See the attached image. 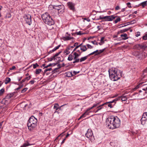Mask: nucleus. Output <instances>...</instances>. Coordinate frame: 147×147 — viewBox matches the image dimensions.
Masks as SVG:
<instances>
[{"label": "nucleus", "instance_id": "1", "mask_svg": "<svg viewBox=\"0 0 147 147\" xmlns=\"http://www.w3.org/2000/svg\"><path fill=\"white\" fill-rule=\"evenodd\" d=\"M106 123L107 127L112 129L119 127L121 124L120 119L117 117H115L113 116L108 117L106 120Z\"/></svg>", "mask_w": 147, "mask_h": 147}, {"label": "nucleus", "instance_id": "2", "mask_svg": "<svg viewBox=\"0 0 147 147\" xmlns=\"http://www.w3.org/2000/svg\"><path fill=\"white\" fill-rule=\"evenodd\" d=\"M108 71L109 77L113 81H117L121 77L122 71L117 68H112Z\"/></svg>", "mask_w": 147, "mask_h": 147}, {"label": "nucleus", "instance_id": "3", "mask_svg": "<svg viewBox=\"0 0 147 147\" xmlns=\"http://www.w3.org/2000/svg\"><path fill=\"white\" fill-rule=\"evenodd\" d=\"M42 20L45 24L51 26L54 24V22L50 15L47 12H46L41 16Z\"/></svg>", "mask_w": 147, "mask_h": 147}, {"label": "nucleus", "instance_id": "4", "mask_svg": "<svg viewBox=\"0 0 147 147\" xmlns=\"http://www.w3.org/2000/svg\"><path fill=\"white\" fill-rule=\"evenodd\" d=\"M37 120L34 116H32L29 118L27 123V126L28 129L32 130L37 126Z\"/></svg>", "mask_w": 147, "mask_h": 147}, {"label": "nucleus", "instance_id": "5", "mask_svg": "<svg viewBox=\"0 0 147 147\" xmlns=\"http://www.w3.org/2000/svg\"><path fill=\"white\" fill-rule=\"evenodd\" d=\"M85 136L91 141L95 139L94 136L93 135L92 132L90 129H88L87 131V133L85 134Z\"/></svg>", "mask_w": 147, "mask_h": 147}, {"label": "nucleus", "instance_id": "6", "mask_svg": "<svg viewBox=\"0 0 147 147\" xmlns=\"http://www.w3.org/2000/svg\"><path fill=\"white\" fill-rule=\"evenodd\" d=\"M117 17L115 16L114 15L105 16L104 20H102L100 22H101L105 21H111L115 19Z\"/></svg>", "mask_w": 147, "mask_h": 147}, {"label": "nucleus", "instance_id": "7", "mask_svg": "<svg viewBox=\"0 0 147 147\" xmlns=\"http://www.w3.org/2000/svg\"><path fill=\"white\" fill-rule=\"evenodd\" d=\"M53 9H57L58 11L61 10L60 12L61 13H63L64 11V7L63 5H53Z\"/></svg>", "mask_w": 147, "mask_h": 147}, {"label": "nucleus", "instance_id": "8", "mask_svg": "<svg viewBox=\"0 0 147 147\" xmlns=\"http://www.w3.org/2000/svg\"><path fill=\"white\" fill-rule=\"evenodd\" d=\"M116 102V100L115 99L111 101L106 102L102 105H103V106L106 105H107L109 107L112 108L113 107V106L115 105Z\"/></svg>", "mask_w": 147, "mask_h": 147}, {"label": "nucleus", "instance_id": "9", "mask_svg": "<svg viewBox=\"0 0 147 147\" xmlns=\"http://www.w3.org/2000/svg\"><path fill=\"white\" fill-rule=\"evenodd\" d=\"M82 43L79 45L78 46H77L74 49V51H76V49L79 47H80V49L83 52H84L86 51L88 48L86 47V46L85 45H82Z\"/></svg>", "mask_w": 147, "mask_h": 147}, {"label": "nucleus", "instance_id": "10", "mask_svg": "<svg viewBox=\"0 0 147 147\" xmlns=\"http://www.w3.org/2000/svg\"><path fill=\"white\" fill-rule=\"evenodd\" d=\"M25 20L27 23L28 25H30L31 24V16L28 14L25 17Z\"/></svg>", "mask_w": 147, "mask_h": 147}, {"label": "nucleus", "instance_id": "11", "mask_svg": "<svg viewBox=\"0 0 147 147\" xmlns=\"http://www.w3.org/2000/svg\"><path fill=\"white\" fill-rule=\"evenodd\" d=\"M67 34L65 35V36L63 37L64 40H69L71 39H72L73 38L72 36H71L70 34H68L67 33ZM73 35V34H72V36Z\"/></svg>", "mask_w": 147, "mask_h": 147}, {"label": "nucleus", "instance_id": "12", "mask_svg": "<svg viewBox=\"0 0 147 147\" xmlns=\"http://www.w3.org/2000/svg\"><path fill=\"white\" fill-rule=\"evenodd\" d=\"M100 102H97L93 104V105L91 107L88 108L86 110L87 112H88V111L91 110L93 109L94 108L96 107L98 105H99Z\"/></svg>", "mask_w": 147, "mask_h": 147}, {"label": "nucleus", "instance_id": "13", "mask_svg": "<svg viewBox=\"0 0 147 147\" xmlns=\"http://www.w3.org/2000/svg\"><path fill=\"white\" fill-rule=\"evenodd\" d=\"M68 7L70 10L74 11V3L72 2H68L67 3Z\"/></svg>", "mask_w": 147, "mask_h": 147}, {"label": "nucleus", "instance_id": "14", "mask_svg": "<svg viewBox=\"0 0 147 147\" xmlns=\"http://www.w3.org/2000/svg\"><path fill=\"white\" fill-rule=\"evenodd\" d=\"M98 105V106L96 107V109L94 110V112L96 113L102 108L103 105Z\"/></svg>", "mask_w": 147, "mask_h": 147}, {"label": "nucleus", "instance_id": "15", "mask_svg": "<svg viewBox=\"0 0 147 147\" xmlns=\"http://www.w3.org/2000/svg\"><path fill=\"white\" fill-rule=\"evenodd\" d=\"M143 116L142 117L141 119V123L142 125H144L146 123V120H147V118L145 117H144Z\"/></svg>", "mask_w": 147, "mask_h": 147}, {"label": "nucleus", "instance_id": "16", "mask_svg": "<svg viewBox=\"0 0 147 147\" xmlns=\"http://www.w3.org/2000/svg\"><path fill=\"white\" fill-rule=\"evenodd\" d=\"M77 51L78 52V53L76 52H74V59H75L76 58V57H78L81 54V52H80L79 50H77Z\"/></svg>", "mask_w": 147, "mask_h": 147}, {"label": "nucleus", "instance_id": "17", "mask_svg": "<svg viewBox=\"0 0 147 147\" xmlns=\"http://www.w3.org/2000/svg\"><path fill=\"white\" fill-rule=\"evenodd\" d=\"M147 48V46L145 45L143 43L142 44H140V49H142L144 50L145 49Z\"/></svg>", "mask_w": 147, "mask_h": 147}, {"label": "nucleus", "instance_id": "18", "mask_svg": "<svg viewBox=\"0 0 147 147\" xmlns=\"http://www.w3.org/2000/svg\"><path fill=\"white\" fill-rule=\"evenodd\" d=\"M123 40H125L127 39L128 38L127 35L126 34H123L120 35Z\"/></svg>", "mask_w": 147, "mask_h": 147}, {"label": "nucleus", "instance_id": "19", "mask_svg": "<svg viewBox=\"0 0 147 147\" xmlns=\"http://www.w3.org/2000/svg\"><path fill=\"white\" fill-rule=\"evenodd\" d=\"M59 57H57L56 58H55L54 57V56H53V57H51V58H48V59L49 61H51L53 60H55L56 59L57 60H58V61H59Z\"/></svg>", "mask_w": 147, "mask_h": 147}, {"label": "nucleus", "instance_id": "20", "mask_svg": "<svg viewBox=\"0 0 147 147\" xmlns=\"http://www.w3.org/2000/svg\"><path fill=\"white\" fill-rule=\"evenodd\" d=\"M63 105L61 106H60V108L59 107V105L57 103H56L55 104L54 106V109H55L56 110H57L59 109H61V107H62V106H63L64 105Z\"/></svg>", "mask_w": 147, "mask_h": 147}, {"label": "nucleus", "instance_id": "21", "mask_svg": "<svg viewBox=\"0 0 147 147\" xmlns=\"http://www.w3.org/2000/svg\"><path fill=\"white\" fill-rule=\"evenodd\" d=\"M130 28H126V29H124L123 30H121L120 31H119L118 32L117 34H119L120 33H123L124 32H127V31L129 30V29H130Z\"/></svg>", "mask_w": 147, "mask_h": 147}, {"label": "nucleus", "instance_id": "22", "mask_svg": "<svg viewBox=\"0 0 147 147\" xmlns=\"http://www.w3.org/2000/svg\"><path fill=\"white\" fill-rule=\"evenodd\" d=\"M91 111H90L89 112H87L86 111L80 117V119H81L82 118L84 117H86V116L89 114V113L91 112Z\"/></svg>", "mask_w": 147, "mask_h": 147}, {"label": "nucleus", "instance_id": "23", "mask_svg": "<svg viewBox=\"0 0 147 147\" xmlns=\"http://www.w3.org/2000/svg\"><path fill=\"white\" fill-rule=\"evenodd\" d=\"M88 57V55H87L86 56L81 57L80 59V62H81L83 61H85L87 59Z\"/></svg>", "mask_w": 147, "mask_h": 147}, {"label": "nucleus", "instance_id": "24", "mask_svg": "<svg viewBox=\"0 0 147 147\" xmlns=\"http://www.w3.org/2000/svg\"><path fill=\"white\" fill-rule=\"evenodd\" d=\"M66 76L68 77H70L73 76L72 72L70 71H68L66 73Z\"/></svg>", "mask_w": 147, "mask_h": 147}, {"label": "nucleus", "instance_id": "25", "mask_svg": "<svg viewBox=\"0 0 147 147\" xmlns=\"http://www.w3.org/2000/svg\"><path fill=\"white\" fill-rule=\"evenodd\" d=\"M133 55L135 56L136 57L140 55V54L139 52L137 51H136L133 53Z\"/></svg>", "mask_w": 147, "mask_h": 147}, {"label": "nucleus", "instance_id": "26", "mask_svg": "<svg viewBox=\"0 0 147 147\" xmlns=\"http://www.w3.org/2000/svg\"><path fill=\"white\" fill-rule=\"evenodd\" d=\"M140 44L136 45L134 46V48L140 50Z\"/></svg>", "mask_w": 147, "mask_h": 147}, {"label": "nucleus", "instance_id": "27", "mask_svg": "<svg viewBox=\"0 0 147 147\" xmlns=\"http://www.w3.org/2000/svg\"><path fill=\"white\" fill-rule=\"evenodd\" d=\"M105 48H104V49L98 51V52L96 54H95L94 55L96 56L100 54L101 53H102L105 50Z\"/></svg>", "mask_w": 147, "mask_h": 147}, {"label": "nucleus", "instance_id": "28", "mask_svg": "<svg viewBox=\"0 0 147 147\" xmlns=\"http://www.w3.org/2000/svg\"><path fill=\"white\" fill-rule=\"evenodd\" d=\"M147 1H145L141 3L139 5H141L143 7H144L147 5Z\"/></svg>", "mask_w": 147, "mask_h": 147}, {"label": "nucleus", "instance_id": "29", "mask_svg": "<svg viewBox=\"0 0 147 147\" xmlns=\"http://www.w3.org/2000/svg\"><path fill=\"white\" fill-rule=\"evenodd\" d=\"M57 63H50L49 64V65H48L46 66L45 67H44V68H47L49 67H50V66H51L52 65L53 66H55V65H56V64H57Z\"/></svg>", "mask_w": 147, "mask_h": 147}, {"label": "nucleus", "instance_id": "30", "mask_svg": "<svg viewBox=\"0 0 147 147\" xmlns=\"http://www.w3.org/2000/svg\"><path fill=\"white\" fill-rule=\"evenodd\" d=\"M69 48L68 47L64 51V53H66V54L68 55L70 53V51H69Z\"/></svg>", "mask_w": 147, "mask_h": 147}, {"label": "nucleus", "instance_id": "31", "mask_svg": "<svg viewBox=\"0 0 147 147\" xmlns=\"http://www.w3.org/2000/svg\"><path fill=\"white\" fill-rule=\"evenodd\" d=\"M32 145V144H30L28 142H27V143H24L22 146L20 147H26V146H27L31 145Z\"/></svg>", "mask_w": 147, "mask_h": 147}, {"label": "nucleus", "instance_id": "32", "mask_svg": "<svg viewBox=\"0 0 147 147\" xmlns=\"http://www.w3.org/2000/svg\"><path fill=\"white\" fill-rule=\"evenodd\" d=\"M121 20V19L119 17H117L116 19L115 20L114 23L115 24H116L118 22L120 21Z\"/></svg>", "mask_w": 147, "mask_h": 147}, {"label": "nucleus", "instance_id": "33", "mask_svg": "<svg viewBox=\"0 0 147 147\" xmlns=\"http://www.w3.org/2000/svg\"><path fill=\"white\" fill-rule=\"evenodd\" d=\"M105 16H99L98 18L96 20H104Z\"/></svg>", "mask_w": 147, "mask_h": 147}, {"label": "nucleus", "instance_id": "34", "mask_svg": "<svg viewBox=\"0 0 147 147\" xmlns=\"http://www.w3.org/2000/svg\"><path fill=\"white\" fill-rule=\"evenodd\" d=\"M41 71H42V69H36V70L35 73H36V74H38Z\"/></svg>", "mask_w": 147, "mask_h": 147}, {"label": "nucleus", "instance_id": "35", "mask_svg": "<svg viewBox=\"0 0 147 147\" xmlns=\"http://www.w3.org/2000/svg\"><path fill=\"white\" fill-rule=\"evenodd\" d=\"M80 59L78 57H76V58L75 59H74V63H78L80 62Z\"/></svg>", "mask_w": 147, "mask_h": 147}, {"label": "nucleus", "instance_id": "36", "mask_svg": "<svg viewBox=\"0 0 147 147\" xmlns=\"http://www.w3.org/2000/svg\"><path fill=\"white\" fill-rule=\"evenodd\" d=\"M73 58V56L71 54L68 57V60L69 61H71L72 60Z\"/></svg>", "mask_w": 147, "mask_h": 147}, {"label": "nucleus", "instance_id": "37", "mask_svg": "<svg viewBox=\"0 0 147 147\" xmlns=\"http://www.w3.org/2000/svg\"><path fill=\"white\" fill-rule=\"evenodd\" d=\"M11 81V79L10 78H7L6 79V82H5V84H7L10 82Z\"/></svg>", "mask_w": 147, "mask_h": 147}, {"label": "nucleus", "instance_id": "38", "mask_svg": "<svg viewBox=\"0 0 147 147\" xmlns=\"http://www.w3.org/2000/svg\"><path fill=\"white\" fill-rule=\"evenodd\" d=\"M126 96H122L121 98V100L123 101H125L127 100V98L126 97Z\"/></svg>", "mask_w": 147, "mask_h": 147}, {"label": "nucleus", "instance_id": "39", "mask_svg": "<svg viewBox=\"0 0 147 147\" xmlns=\"http://www.w3.org/2000/svg\"><path fill=\"white\" fill-rule=\"evenodd\" d=\"M5 91L4 88H2L0 90V96Z\"/></svg>", "mask_w": 147, "mask_h": 147}, {"label": "nucleus", "instance_id": "40", "mask_svg": "<svg viewBox=\"0 0 147 147\" xmlns=\"http://www.w3.org/2000/svg\"><path fill=\"white\" fill-rule=\"evenodd\" d=\"M86 46L88 48V49H91L93 48V46H92L88 44H87Z\"/></svg>", "mask_w": 147, "mask_h": 147}, {"label": "nucleus", "instance_id": "41", "mask_svg": "<svg viewBox=\"0 0 147 147\" xmlns=\"http://www.w3.org/2000/svg\"><path fill=\"white\" fill-rule=\"evenodd\" d=\"M63 136V133H62V134H60V135H59L58 137H57L55 140H56L58 139H59V138L60 137H62Z\"/></svg>", "mask_w": 147, "mask_h": 147}, {"label": "nucleus", "instance_id": "42", "mask_svg": "<svg viewBox=\"0 0 147 147\" xmlns=\"http://www.w3.org/2000/svg\"><path fill=\"white\" fill-rule=\"evenodd\" d=\"M143 39L144 40H147V33L144 36H143Z\"/></svg>", "mask_w": 147, "mask_h": 147}, {"label": "nucleus", "instance_id": "43", "mask_svg": "<svg viewBox=\"0 0 147 147\" xmlns=\"http://www.w3.org/2000/svg\"><path fill=\"white\" fill-rule=\"evenodd\" d=\"M28 88H24L21 90V92L22 93L24 92H26L28 90Z\"/></svg>", "mask_w": 147, "mask_h": 147}, {"label": "nucleus", "instance_id": "44", "mask_svg": "<svg viewBox=\"0 0 147 147\" xmlns=\"http://www.w3.org/2000/svg\"><path fill=\"white\" fill-rule=\"evenodd\" d=\"M142 83H140L137 86H136V87L135 88V89H138L140 87V86H141L142 85Z\"/></svg>", "mask_w": 147, "mask_h": 147}, {"label": "nucleus", "instance_id": "45", "mask_svg": "<svg viewBox=\"0 0 147 147\" xmlns=\"http://www.w3.org/2000/svg\"><path fill=\"white\" fill-rule=\"evenodd\" d=\"M39 65L37 63H36L35 64H33V67L34 69H35L36 68V67L39 66Z\"/></svg>", "mask_w": 147, "mask_h": 147}, {"label": "nucleus", "instance_id": "46", "mask_svg": "<svg viewBox=\"0 0 147 147\" xmlns=\"http://www.w3.org/2000/svg\"><path fill=\"white\" fill-rule=\"evenodd\" d=\"M61 51H60L58 53H56L55 54V55H54L53 56L55 58V57H57V56H58L61 53Z\"/></svg>", "mask_w": 147, "mask_h": 147}, {"label": "nucleus", "instance_id": "47", "mask_svg": "<svg viewBox=\"0 0 147 147\" xmlns=\"http://www.w3.org/2000/svg\"><path fill=\"white\" fill-rule=\"evenodd\" d=\"M52 70V68H49L47 69H45L44 71V73H46L47 71H50Z\"/></svg>", "mask_w": 147, "mask_h": 147}, {"label": "nucleus", "instance_id": "48", "mask_svg": "<svg viewBox=\"0 0 147 147\" xmlns=\"http://www.w3.org/2000/svg\"><path fill=\"white\" fill-rule=\"evenodd\" d=\"M105 38V37H103L101 38L100 41L101 42H102V43H104V40Z\"/></svg>", "mask_w": 147, "mask_h": 147}, {"label": "nucleus", "instance_id": "49", "mask_svg": "<svg viewBox=\"0 0 147 147\" xmlns=\"http://www.w3.org/2000/svg\"><path fill=\"white\" fill-rule=\"evenodd\" d=\"M140 32H138L136 34V37H138V36H140Z\"/></svg>", "mask_w": 147, "mask_h": 147}, {"label": "nucleus", "instance_id": "50", "mask_svg": "<svg viewBox=\"0 0 147 147\" xmlns=\"http://www.w3.org/2000/svg\"><path fill=\"white\" fill-rule=\"evenodd\" d=\"M127 5L129 8H131L132 7L131 5V3L130 2H128L127 3Z\"/></svg>", "mask_w": 147, "mask_h": 147}, {"label": "nucleus", "instance_id": "51", "mask_svg": "<svg viewBox=\"0 0 147 147\" xmlns=\"http://www.w3.org/2000/svg\"><path fill=\"white\" fill-rule=\"evenodd\" d=\"M92 43L94 45H98V43L96 41H92Z\"/></svg>", "mask_w": 147, "mask_h": 147}, {"label": "nucleus", "instance_id": "52", "mask_svg": "<svg viewBox=\"0 0 147 147\" xmlns=\"http://www.w3.org/2000/svg\"><path fill=\"white\" fill-rule=\"evenodd\" d=\"M11 97L10 96V95L9 94H7L5 98H10Z\"/></svg>", "mask_w": 147, "mask_h": 147}, {"label": "nucleus", "instance_id": "53", "mask_svg": "<svg viewBox=\"0 0 147 147\" xmlns=\"http://www.w3.org/2000/svg\"><path fill=\"white\" fill-rule=\"evenodd\" d=\"M16 67H15V66H13L11 68H10L9 69L10 70H14V69H16Z\"/></svg>", "mask_w": 147, "mask_h": 147}, {"label": "nucleus", "instance_id": "54", "mask_svg": "<svg viewBox=\"0 0 147 147\" xmlns=\"http://www.w3.org/2000/svg\"><path fill=\"white\" fill-rule=\"evenodd\" d=\"M120 8L119 7V6L118 5V6H117L115 7V10H118L119 9H120Z\"/></svg>", "mask_w": 147, "mask_h": 147}, {"label": "nucleus", "instance_id": "55", "mask_svg": "<svg viewBox=\"0 0 147 147\" xmlns=\"http://www.w3.org/2000/svg\"><path fill=\"white\" fill-rule=\"evenodd\" d=\"M25 81H26L24 79L22 80L21 81H20L19 83H20V84H22Z\"/></svg>", "mask_w": 147, "mask_h": 147}, {"label": "nucleus", "instance_id": "56", "mask_svg": "<svg viewBox=\"0 0 147 147\" xmlns=\"http://www.w3.org/2000/svg\"><path fill=\"white\" fill-rule=\"evenodd\" d=\"M34 82H35V81L34 80H31L30 82V83L32 84H34Z\"/></svg>", "mask_w": 147, "mask_h": 147}, {"label": "nucleus", "instance_id": "57", "mask_svg": "<svg viewBox=\"0 0 147 147\" xmlns=\"http://www.w3.org/2000/svg\"><path fill=\"white\" fill-rule=\"evenodd\" d=\"M60 46H61V45H59L58 46H57L55 47V49L56 50L58 49L59 48V47H60Z\"/></svg>", "mask_w": 147, "mask_h": 147}, {"label": "nucleus", "instance_id": "58", "mask_svg": "<svg viewBox=\"0 0 147 147\" xmlns=\"http://www.w3.org/2000/svg\"><path fill=\"white\" fill-rule=\"evenodd\" d=\"M94 54H95V53H94V51L93 52H92V53H90V54H88V57L89 56H90V55H93Z\"/></svg>", "mask_w": 147, "mask_h": 147}, {"label": "nucleus", "instance_id": "59", "mask_svg": "<svg viewBox=\"0 0 147 147\" xmlns=\"http://www.w3.org/2000/svg\"><path fill=\"white\" fill-rule=\"evenodd\" d=\"M84 20H86L88 22L90 21V19L89 18H84Z\"/></svg>", "mask_w": 147, "mask_h": 147}, {"label": "nucleus", "instance_id": "60", "mask_svg": "<svg viewBox=\"0 0 147 147\" xmlns=\"http://www.w3.org/2000/svg\"><path fill=\"white\" fill-rule=\"evenodd\" d=\"M19 86V87H20L21 88H22L23 86V84H20V83L18 84Z\"/></svg>", "mask_w": 147, "mask_h": 147}, {"label": "nucleus", "instance_id": "61", "mask_svg": "<svg viewBox=\"0 0 147 147\" xmlns=\"http://www.w3.org/2000/svg\"><path fill=\"white\" fill-rule=\"evenodd\" d=\"M79 72H80L79 71H74V76L76 75L77 74L79 73Z\"/></svg>", "mask_w": 147, "mask_h": 147}, {"label": "nucleus", "instance_id": "62", "mask_svg": "<svg viewBox=\"0 0 147 147\" xmlns=\"http://www.w3.org/2000/svg\"><path fill=\"white\" fill-rule=\"evenodd\" d=\"M15 92L11 93L10 94H9V95H10V96L12 97L13 96V95L15 93Z\"/></svg>", "mask_w": 147, "mask_h": 147}, {"label": "nucleus", "instance_id": "63", "mask_svg": "<svg viewBox=\"0 0 147 147\" xmlns=\"http://www.w3.org/2000/svg\"><path fill=\"white\" fill-rule=\"evenodd\" d=\"M24 79L25 80V81H26V80H29L30 79H29V78H28V77H26Z\"/></svg>", "mask_w": 147, "mask_h": 147}, {"label": "nucleus", "instance_id": "64", "mask_svg": "<svg viewBox=\"0 0 147 147\" xmlns=\"http://www.w3.org/2000/svg\"><path fill=\"white\" fill-rule=\"evenodd\" d=\"M144 73L147 72V67L144 70Z\"/></svg>", "mask_w": 147, "mask_h": 147}]
</instances>
